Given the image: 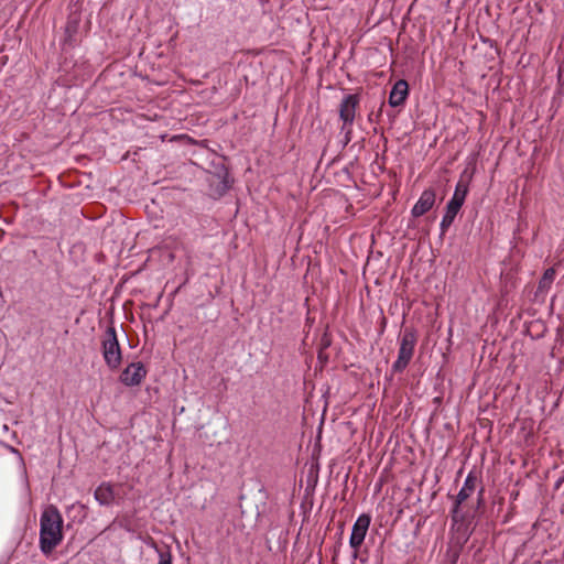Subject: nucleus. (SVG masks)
<instances>
[{
    "mask_svg": "<svg viewBox=\"0 0 564 564\" xmlns=\"http://www.w3.org/2000/svg\"><path fill=\"white\" fill-rule=\"evenodd\" d=\"M416 332L413 328L405 327L400 337V347L398 358L392 365L394 372H402L410 364L416 345Z\"/></svg>",
    "mask_w": 564,
    "mask_h": 564,
    "instance_id": "3",
    "label": "nucleus"
},
{
    "mask_svg": "<svg viewBox=\"0 0 564 564\" xmlns=\"http://www.w3.org/2000/svg\"><path fill=\"white\" fill-rule=\"evenodd\" d=\"M95 499L100 506H110L116 497L113 487L108 482H102L95 490Z\"/></svg>",
    "mask_w": 564,
    "mask_h": 564,
    "instance_id": "12",
    "label": "nucleus"
},
{
    "mask_svg": "<svg viewBox=\"0 0 564 564\" xmlns=\"http://www.w3.org/2000/svg\"><path fill=\"white\" fill-rule=\"evenodd\" d=\"M158 564H172V555L170 552H159V563Z\"/></svg>",
    "mask_w": 564,
    "mask_h": 564,
    "instance_id": "13",
    "label": "nucleus"
},
{
    "mask_svg": "<svg viewBox=\"0 0 564 564\" xmlns=\"http://www.w3.org/2000/svg\"><path fill=\"white\" fill-rule=\"evenodd\" d=\"M468 193V182L464 180L463 177L459 178V181L456 184L454 195L451 198V200L447 203L445 214L441 221V230L442 232H446L447 229L453 224L456 215L460 210L465 198Z\"/></svg>",
    "mask_w": 564,
    "mask_h": 564,
    "instance_id": "2",
    "label": "nucleus"
},
{
    "mask_svg": "<svg viewBox=\"0 0 564 564\" xmlns=\"http://www.w3.org/2000/svg\"><path fill=\"white\" fill-rule=\"evenodd\" d=\"M555 276H556V271L554 268H549L547 270H545V272L543 273L542 278L539 281L536 291L534 293V302L535 303H539V304L544 303L545 296H546L549 290L551 289L554 280H555Z\"/></svg>",
    "mask_w": 564,
    "mask_h": 564,
    "instance_id": "9",
    "label": "nucleus"
},
{
    "mask_svg": "<svg viewBox=\"0 0 564 564\" xmlns=\"http://www.w3.org/2000/svg\"><path fill=\"white\" fill-rule=\"evenodd\" d=\"M538 313H539V311H538L536 308H530V310H528V314H530V315H535V314H538Z\"/></svg>",
    "mask_w": 564,
    "mask_h": 564,
    "instance_id": "14",
    "label": "nucleus"
},
{
    "mask_svg": "<svg viewBox=\"0 0 564 564\" xmlns=\"http://www.w3.org/2000/svg\"><path fill=\"white\" fill-rule=\"evenodd\" d=\"M25 487H26V490H29V482L26 479H25Z\"/></svg>",
    "mask_w": 564,
    "mask_h": 564,
    "instance_id": "16",
    "label": "nucleus"
},
{
    "mask_svg": "<svg viewBox=\"0 0 564 564\" xmlns=\"http://www.w3.org/2000/svg\"><path fill=\"white\" fill-rule=\"evenodd\" d=\"M145 376L147 369L142 362H131L121 372L120 382L127 387H135L144 380Z\"/></svg>",
    "mask_w": 564,
    "mask_h": 564,
    "instance_id": "7",
    "label": "nucleus"
},
{
    "mask_svg": "<svg viewBox=\"0 0 564 564\" xmlns=\"http://www.w3.org/2000/svg\"><path fill=\"white\" fill-rule=\"evenodd\" d=\"M102 356L110 369H117L121 364V350L115 326H107L102 339Z\"/></svg>",
    "mask_w": 564,
    "mask_h": 564,
    "instance_id": "4",
    "label": "nucleus"
},
{
    "mask_svg": "<svg viewBox=\"0 0 564 564\" xmlns=\"http://www.w3.org/2000/svg\"><path fill=\"white\" fill-rule=\"evenodd\" d=\"M63 518L58 509L47 506L40 519V547L44 554H50L63 540Z\"/></svg>",
    "mask_w": 564,
    "mask_h": 564,
    "instance_id": "1",
    "label": "nucleus"
},
{
    "mask_svg": "<svg viewBox=\"0 0 564 564\" xmlns=\"http://www.w3.org/2000/svg\"><path fill=\"white\" fill-rule=\"evenodd\" d=\"M435 197L436 195L434 189L429 188L423 191L419 200L411 210L412 215L414 217H421L426 214L434 206Z\"/></svg>",
    "mask_w": 564,
    "mask_h": 564,
    "instance_id": "10",
    "label": "nucleus"
},
{
    "mask_svg": "<svg viewBox=\"0 0 564 564\" xmlns=\"http://www.w3.org/2000/svg\"><path fill=\"white\" fill-rule=\"evenodd\" d=\"M343 131L345 132V135H346V142H349L351 133H348V130H343Z\"/></svg>",
    "mask_w": 564,
    "mask_h": 564,
    "instance_id": "15",
    "label": "nucleus"
},
{
    "mask_svg": "<svg viewBox=\"0 0 564 564\" xmlns=\"http://www.w3.org/2000/svg\"><path fill=\"white\" fill-rule=\"evenodd\" d=\"M477 480H478L477 476L473 471L468 473V475L466 476L464 485L457 494L456 502H455V506L452 511V513H453L452 518H453L454 522H457L460 517L459 516V506L466 499H468L475 491L476 486H477Z\"/></svg>",
    "mask_w": 564,
    "mask_h": 564,
    "instance_id": "8",
    "label": "nucleus"
},
{
    "mask_svg": "<svg viewBox=\"0 0 564 564\" xmlns=\"http://www.w3.org/2000/svg\"><path fill=\"white\" fill-rule=\"evenodd\" d=\"M409 95V85L404 79H399L392 87L389 96L391 107H399L404 104Z\"/></svg>",
    "mask_w": 564,
    "mask_h": 564,
    "instance_id": "11",
    "label": "nucleus"
},
{
    "mask_svg": "<svg viewBox=\"0 0 564 564\" xmlns=\"http://www.w3.org/2000/svg\"><path fill=\"white\" fill-rule=\"evenodd\" d=\"M358 105L359 98L357 95L346 96L340 104L339 117L343 120L341 130H348V133L352 132V123Z\"/></svg>",
    "mask_w": 564,
    "mask_h": 564,
    "instance_id": "5",
    "label": "nucleus"
},
{
    "mask_svg": "<svg viewBox=\"0 0 564 564\" xmlns=\"http://www.w3.org/2000/svg\"><path fill=\"white\" fill-rule=\"evenodd\" d=\"M370 522L371 518L367 513L360 514L355 521L349 538V545L355 550V552H357L364 543Z\"/></svg>",
    "mask_w": 564,
    "mask_h": 564,
    "instance_id": "6",
    "label": "nucleus"
}]
</instances>
